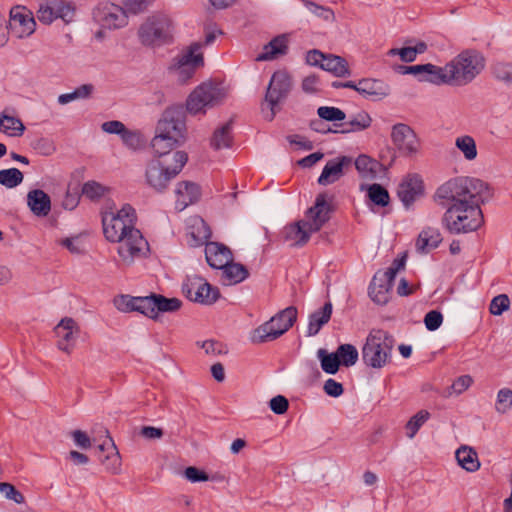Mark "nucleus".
Listing matches in <instances>:
<instances>
[{
    "label": "nucleus",
    "instance_id": "61",
    "mask_svg": "<svg viewBox=\"0 0 512 512\" xmlns=\"http://www.w3.org/2000/svg\"><path fill=\"white\" fill-rule=\"evenodd\" d=\"M104 192L105 188L95 181H89L85 183L82 188L83 195L89 199L101 197L104 194Z\"/></svg>",
    "mask_w": 512,
    "mask_h": 512
},
{
    "label": "nucleus",
    "instance_id": "31",
    "mask_svg": "<svg viewBox=\"0 0 512 512\" xmlns=\"http://www.w3.org/2000/svg\"><path fill=\"white\" fill-rule=\"evenodd\" d=\"M27 206L38 217H45L51 211V199L41 189H33L27 193Z\"/></svg>",
    "mask_w": 512,
    "mask_h": 512
},
{
    "label": "nucleus",
    "instance_id": "40",
    "mask_svg": "<svg viewBox=\"0 0 512 512\" xmlns=\"http://www.w3.org/2000/svg\"><path fill=\"white\" fill-rule=\"evenodd\" d=\"M312 232L305 227L302 220L285 228V238L292 245H304L308 242Z\"/></svg>",
    "mask_w": 512,
    "mask_h": 512
},
{
    "label": "nucleus",
    "instance_id": "38",
    "mask_svg": "<svg viewBox=\"0 0 512 512\" xmlns=\"http://www.w3.org/2000/svg\"><path fill=\"white\" fill-rule=\"evenodd\" d=\"M332 315V304L326 303L320 310L315 311L309 317V323L307 327L308 336L316 335L323 325H325L331 318Z\"/></svg>",
    "mask_w": 512,
    "mask_h": 512
},
{
    "label": "nucleus",
    "instance_id": "21",
    "mask_svg": "<svg viewBox=\"0 0 512 512\" xmlns=\"http://www.w3.org/2000/svg\"><path fill=\"white\" fill-rule=\"evenodd\" d=\"M329 212L330 206L326 194H319L315 204L307 210L302 221L310 232L315 233L329 220Z\"/></svg>",
    "mask_w": 512,
    "mask_h": 512
},
{
    "label": "nucleus",
    "instance_id": "56",
    "mask_svg": "<svg viewBox=\"0 0 512 512\" xmlns=\"http://www.w3.org/2000/svg\"><path fill=\"white\" fill-rule=\"evenodd\" d=\"M493 74L499 80L506 84L512 83V63L497 62L493 66Z\"/></svg>",
    "mask_w": 512,
    "mask_h": 512
},
{
    "label": "nucleus",
    "instance_id": "58",
    "mask_svg": "<svg viewBox=\"0 0 512 512\" xmlns=\"http://www.w3.org/2000/svg\"><path fill=\"white\" fill-rule=\"evenodd\" d=\"M317 114L321 119L326 121H342L346 117L345 113L341 109L330 106L319 107Z\"/></svg>",
    "mask_w": 512,
    "mask_h": 512
},
{
    "label": "nucleus",
    "instance_id": "26",
    "mask_svg": "<svg viewBox=\"0 0 512 512\" xmlns=\"http://www.w3.org/2000/svg\"><path fill=\"white\" fill-rule=\"evenodd\" d=\"M98 450L104 452L105 456L101 459L102 465L111 474H119L121 472L122 460L120 453L113 441L109 436L98 445Z\"/></svg>",
    "mask_w": 512,
    "mask_h": 512
},
{
    "label": "nucleus",
    "instance_id": "48",
    "mask_svg": "<svg viewBox=\"0 0 512 512\" xmlns=\"http://www.w3.org/2000/svg\"><path fill=\"white\" fill-rule=\"evenodd\" d=\"M231 141V123L228 122L215 130L211 139V145L215 149H222L229 147Z\"/></svg>",
    "mask_w": 512,
    "mask_h": 512
},
{
    "label": "nucleus",
    "instance_id": "33",
    "mask_svg": "<svg viewBox=\"0 0 512 512\" xmlns=\"http://www.w3.org/2000/svg\"><path fill=\"white\" fill-rule=\"evenodd\" d=\"M355 168L361 179L373 181L383 170V165L366 154H361L355 159Z\"/></svg>",
    "mask_w": 512,
    "mask_h": 512
},
{
    "label": "nucleus",
    "instance_id": "59",
    "mask_svg": "<svg viewBox=\"0 0 512 512\" xmlns=\"http://www.w3.org/2000/svg\"><path fill=\"white\" fill-rule=\"evenodd\" d=\"M0 493L8 500L17 504H23L25 497L18 491L14 485L7 482H0Z\"/></svg>",
    "mask_w": 512,
    "mask_h": 512
},
{
    "label": "nucleus",
    "instance_id": "64",
    "mask_svg": "<svg viewBox=\"0 0 512 512\" xmlns=\"http://www.w3.org/2000/svg\"><path fill=\"white\" fill-rule=\"evenodd\" d=\"M473 382V378L470 375H462L452 383V392L456 395H460L470 388Z\"/></svg>",
    "mask_w": 512,
    "mask_h": 512
},
{
    "label": "nucleus",
    "instance_id": "27",
    "mask_svg": "<svg viewBox=\"0 0 512 512\" xmlns=\"http://www.w3.org/2000/svg\"><path fill=\"white\" fill-rule=\"evenodd\" d=\"M207 263L214 269H220L233 260L231 250L218 242H209L205 245Z\"/></svg>",
    "mask_w": 512,
    "mask_h": 512
},
{
    "label": "nucleus",
    "instance_id": "1",
    "mask_svg": "<svg viewBox=\"0 0 512 512\" xmlns=\"http://www.w3.org/2000/svg\"><path fill=\"white\" fill-rule=\"evenodd\" d=\"M494 197L493 187L486 181L471 176H457L439 185L433 201L446 207L444 226L451 233H469L484 223L481 206Z\"/></svg>",
    "mask_w": 512,
    "mask_h": 512
},
{
    "label": "nucleus",
    "instance_id": "18",
    "mask_svg": "<svg viewBox=\"0 0 512 512\" xmlns=\"http://www.w3.org/2000/svg\"><path fill=\"white\" fill-rule=\"evenodd\" d=\"M53 331L56 337V347L61 352L70 355L74 351L80 335V326L77 321L71 317H64Z\"/></svg>",
    "mask_w": 512,
    "mask_h": 512
},
{
    "label": "nucleus",
    "instance_id": "28",
    "mask_svg": "<svg viewBox=\"0 0 512 512\" xmlns=\"http://www.w3.org/2000/svg\"><path fill=\"white\" fill-rule=\"evenodd\" d=\"M351 164V158L342 156L337 159L328 161L325 167L323 168V171L318 178V183L320 185H329L337 180H339L344 172V167Z\"/></svg>",
    "mask_w": 512,
    "mask_h": 512
},
{
    "label": "nucleus",
    "instance_id": "19",
    "mask_svg": "<svg viewBox=\"0 0 512 512\" xmlns=\"http://www.w3.org/2000/svg\"><path fill=\"white\" fill-rule=\"evenodd\" d=\"M424 194V180L420 174L415 172L406 174L397 188V195L406 208L411 207Z\"/></svg>",
    "mask_w": 512,
    "mask_h": 512
},
{
    "label": "nucleus",
    "instance_id": "41",
    "mask_svg": "<svg viewBox=\"0 0 512 512\" xmlns=\"http://www.w3.org/2000/svg\"><path fill=\"white\" fill-rule=\"evenodd\" d=\"M189 235L192 238V245H200L210 237V229L203 219L195 217L191 219Z\"/></svg>",
    "mask_w": 512,
    "mask_h": 512
},
{
    "label": "nucleus",
    "instance_id": "16",
    "mask_svg": "<svg viewBox=\"0 0 512 512\" xmlns=\"http://www.w3.org/2000/svg\"><path fill=\"white\" fill-rule=\"evenodd\" d=\"M155 131L183 143L185 140L186 125L180 107L165 109L159 119Z\"/></svg>",
    "mask_w": 512,
    "mask_h": 512
},
{
    "label": "nucleus",
    "instance_id": "51",
    "mask_svg": "<svg viewBox=\"0 0 512 512\" xmlns=\"http://www.w3.org/2000/svg\"><path fill=\"white\" fill-rule=\"evenodd\" d=\"M123 144L132 151H138L144 148L145 139L142 134L136 130L126 129L121 135Z\"/></svg>",
    "mask_w": 512,
    "mask_h": 512
},
{
    "label": "nucleus",
    "instance_id": "7",
    "mask_svg": "<svg viewBox=\"0 0 512 512\" xmlns=\"http://www.w3.org/2000/svg\"><path fill=\"white\" fill-rule=\"evenodd\" d=\"M203 65L204 56L202 44L195 42L186 49H183L182 52L173 59L168 70L177 82L186 84Z\"/></svg>",
    "mask_w": 512,
    "mask_h": 512
},
{
    "label": "nucleus",
    "instance_id": "34",
    "mask_svg": "<svg viewBox=\"0 0 512 512\" xmlns=\"http://www.w3.org/2000/svg\"><path fill=\"white\" fill-rule=\"evenodd\" d=\"M288 42L287 35L275 37L263 47L262 52L257 55L256 61H271L285 55L288 50Z\"/></svg>",
    "mask_w": 512,
    "mask_h": 512
},
{
    "label": "nucleus",
    "instance_id": "45",
    "mask_svg": "<svg viewBox=\"0 0 512 512\" xmlns=\"http://www.w3.org/2000/svg\"><path fill=\"white\" fill-rule=\"evenodd\" d=\"M431 414L427 410H420L413 415L406 423V436L413 439L420 428L430 419Z\"/></svg>",
    "mask_w": 512,
    "mask_h": 512
},
{
    "label": "nucleus",
    "instance_id": "17",
    "mask_svg": "<svg viewBox=\"0 0 512 512\" xmlns=\"http://www.w3.org/2000/svg\"><path fill=\"white\" fill-rule=\"evenodd\" d=\"M404 74H412L420 82H427L434 85H451L447 63L444 66H437L431 63L405 66Z\"/></svg>",
    "mask_w": 512,
    "mask_h": 512
},
{
    "label": "nucleus",
    "instance_id": "44",
    "mask_svg": "<svg viewBox=\"0 0 512 512\" xmlns=\"http://www.w3.org/2000/svg\"><path fill=\"white\" fill-rule=\"evenodd\" d=\"M427 45L419 42L414 47L392 48L387 52L388 56H399L403 62H413L418 54L426 51Z\"/></svg>",
    "mask_w": 512,
    "mask_h": 512
},
{
    "label": "nucleus",
    "instance_id": "9",
    "mask_svg": "<svg viewBox=\"0 0 512 512\" xmlns=\"http://www.w3.org/2000/svg\"><path fill=\"white\" fill-rule=\"evenodd\" d=\"M296 319L297 309L293 306L287 307L254 329L251 341L256 344L273 341L286 333L294 325Z\"/></svg>",
    "mask_w": 512,
    "mask_h": 512
},
{
    "label": "nucleus",
    "instance_id": "50",
    "mask_svg": "<svg viewBox=\"0 0 512 512\" xmlns=\"http://www.w3.org/2000/svg\"><path fill=\"white\" fill-rule=\"evenodd\" d=\"M24 175L17 168L0 170V185L7 189H13L23 182Z\"/></svg>",
    "mask_w": 512,
    "mask_h": 512
},
{
    "label": "nucleus",
    "instance_id": "12",
    "mask_svg": "<svg viewBox=\"0 0 512 512\" xmlns=\"http://www.w3.org/2000/svg\"><path fill=\"white\" fill-rule=\"evenodd\" d=\"M405 262V255L397 257L385 271L376 272L369 287V296L374 303L378 305L388 303L392 283L397 273L404 269Z\"/></svg>",
    "mask_w": 512,
    "mask_h": 512
},
{
    "label": "nucleus",
    "instance_id": "55",
    "mask_svg": "<svg viewBox=\"0 0 512 512\" xmlns=\"http://www.w3.org/2000/svg\"><path fill=\"white\" fill-rule=\"evenodd\" d=\"M511 302L506 294L495 296L489 305V312L494 316H500L510 309Z\"/></svg>",
    "mask_w": 512,
    "mask_h": 512
},
{
    "label": "nucleus",
    "instance_id": "10",
    "mask_svg": "<svg viewBox=\"0 0 512 512\" xmlns=\"http://www.w3.org/2000/svg\"><path fill=\"white\" fill-rule=\"evenodd\" d=\"M174 32L172 19L158 13L148 17L140 26L138 36L146 46H160L171 41Z\"/></svg>",
    "mask_w": 512,
    "mask_h": 512
},
{
    "label": "nucleus",
    "instance_id": "23",
    "mask_svg": "<svg viewBox=\"0 0 512 512\" xmlns=\"http://www.w3.org/2000/svg\"><path fill=\"white\" fill-rule=\"evenodd\" d=\"M147 317L158 320L161 313H173L178 311L182 302L176 297L167 298L160 294L147 296Z\"/></svg>",
    "mask_w": 512,
    "mask_h": 512
},
{
    "label": "nucleus",
    "instance_id": "52",
    "mask_svg": "<svg viewBox=\"0 0 512 512\" xmlns=\"http://www.w3.org/2000/svg\"><path fill=\"white\" fill-rule=\"evenodd\" d=\"M371 124V116L365 111H360L356 113L347 123V125H349L350 128L345 129L343 132L349 133L363 131L369 128Z\"/></svg>",
    "mask_w": 512,
    "mask_h": 512
},
{
    "label": "nucleus",
    "instance_id": "63",
    "mask_svg": "<svg viewBox=\"0 0 512 512\" xmlns=\"http://www.w3.org/2000/svg\"><path fill=\"white\" fill-rule=\"evenodd\" d=\"M74 444L80 449L87 450L92 446V440L89 435L82 430H74L71 432Z\"/></svg>",
    "mask_w": 512,
    "mask_h": 512
},
{
    "label": "nucleus",
    "instance_id": "39",
    "mask_svg": "<svg viewBox=\"0 0 512 512\" xmlns=\"http://www.w3.org/2000/svg\"><path fill=\"white\" fill-rule=\"evenodd\" d=\"M454 145L466 161L472 162L478 157L477 144L471 135L462 134L457 136Z\"/></svg>",
    "mask_w": 512,
    "mask_h": 512
},
{
    "label": "nucleus",
    "instance_id": "54",
    "mask_svg": "<svg viewBox=\"0 0 512 512\" xmlns=\"http://www.w3.org/2000/svg\"><path fill=\"white\" fill-rule=\"evenodd\" d=\"M59 244L66 248L72 254H82L85 252V239L82 235L66 237L59 241Z\"/></svg>",
    "mask_w": 512,
    "mask_h": 512
},
{
    "label": "nucleus",
    "instance_id": "43",
    "mask_svg": "<svg viewBox=\"0 0 512 512\" xmlns=\"http://www.w3.org/2000/svg\"><path fill=\"white\" fill-rule=\"evenodd\" d=\"M305 8L316 18L321 19L327 23H334L336 15L332 8L318 4L312 0H300Z\"/></svg>",
    "mask_w": 512,
    "mask_h": 512
},
{
    "label": "nucleus",
    "instance_id": "46",
    "mask_svg": "<svg viewBox=\"0 0 512 512\" xmlns=\"http://www.w3.org/2000/svg\"><path fill=\"white\" fill-rule=\"evenodd\" d=\"M317 357L320 360L321 368L328 374H335L339 370L340 360L337 353H328L325 349L317 351Z\"/></svg>",
    "mask_w": 512,
    "mask_h": 512
},
{
    "label": "nucleus",
    "instance_id": "35",
    "mask_svg": "<svg viewBox=\"0 0 512 512\" xmlns=\"http://www.w3.org/2000/svg\"><path fill=\"white\" fill-rule=\"evenodd\" d=\"M147 296L133 297L130 295H119L113 300L115 308L124 313L137 311L147 317Z\"/></svg>",
    "mask_w": 512,
    "mask_h": 512
},
{
    "label": "nucleus",
    "instance_id": "42",
    "mask_svg": "<svg viewBox=\"0 0 512 512\" xmlns=\"http://www.w3.org/2000/svg\"><path fill=\"white\" fill-rule=\"evenodd\" d=\"M335 75L336 77H343L349 75V68L346 60L340 56L328 54L322 64V68Z\"/></svg>",
    "mask_w": 512,
    "mask_h": 512
},
{
    "label": "nucleus",
    "instance_id": "2",
    "mask_svg": "<svg viewBox=\"0 0 512 512\" xmlns=\"http://www.w3.org/2000/svg\"><path fill=\"white\" fill-rule=\"evenodd\" d=\"M187 161L188 155L185 151H176L174 155L164 158L150 159L145 166V184L156 192H164Z\"/></svg>",
    "mask_w": 512,
    "mask_h": 512
},
{
    "label": "nucleus",
    "instance_id": "13",
    "mask_svg": "<svg viewBox=\"0 0 512 512\" xmlns=\"http://www.w3.org/2000/svg\"><path fill=\"white\" fill-rule=\"evenodd\" d=\"M118 243L117 253L124 265H131L138 258L146 255L148 242L144 239L138 229H132L125 236H122Z\"/></svg>",
    "mask_w": 512,
    "mask_h": 512
},
{
    "label": "nucleus",
    "instance_id": "5",
    "mask_svg": "<svg viewBox=\"0 0 512 512\" xmlns=\"http://www.w3.org/2000/svg\"><path fill=\"white\" fill-rule=\"evenodd\" d=\"M136 212L129 204L121 208H110L102 214L103 233L109 242H116L130 230L135 229Z\"/></svg>",
    "mask_w": 512,
    "mask_h": 512
},
{
    "label": "nucleus",
    "instance_id": "57",
    "mask_svg": "<svg viewBox=\"0 0 512 512\" xmlns=\"http://www.w3.org/2000/svg\"><path fill=\"white\" fill-rule=\"evenodd\" d=\"M197 345L209 356H218L227 353L226 345L216 340H205L198 342Z\"/></svg>",
    "mask_w": 512,
    "mask_h": 512
},
{
    "label": "nucleus",
    "instance_id": "53",
    "mask_svg": "<svg viewBox=\"0 0 512 512\" xmlns=\"http://www.w3.org/2000/svg\"><path fill=\"white\" fill-rule=\"evenodd\" d=\"M340 364L349 367L353 366L359 357L358 351L352 344H342L336 351Z\"/></svg>",
    "mask_w": 512,
    "mask_h": 512
},
{
    "label": "nucleus",
    "instance_id": "37",
    "mask_svg": "<svg viewBox=\"0 0 512 512\" xmlns=\"http://www.w3.org/2000/svg\"><path fill=\"white\" fill-rule=\"evenodd\" d=\"M457 464L467 472H476L481 463L477 452L470 446L462 445L455 452Z\"/></svg>",
    "mask_w": 512,
    "mask_h": 512
},
{
    "label": "nucleus",
    "instance_id": "14",
    "mask_svg": "<svg viewBox=\"0 0 512 512\" xmlns=\"http://www.w3.org/2000/svg\"><path fill=\"white\" fill-rule=\"evenodd\" d=\"M6 28L8 34L15 39L30 37L36 30V21L33 13L25 6H14L9 12Z\"/></svg>",
    "mask_w": 512,
    "mask_h": 512
},
{
    "label": "nucleus",
    "instance_id": "60",
    "mask_svg": "<svg viewBox=\"0 0 512 512\" xmlns=\"http://www.w3.org/2000/svg\"><path fill=\"white\" fill-rule=\"evenodd\" d=\"M183 475L185 479L191 483L207 482L210 480L209 475L204 470L195 466L187 467L184 470Z\"/></svg>",
    "mask_w": 512,
    "mask_h": 512
},
{
    "label": "nucleus",
    "instance_id": "32",
    "mask_svg": "<svg viewBox=\"0 0 512 512\" xmlns=\"http://www.w3.org/2000/svg\"><path fill=\"white\" fill-rule=\"evenodd\" d=\"M181 144L182 143L178 142L177 140L155 131L154 137L150 142V147L154 155L153 158H164L167 156H172L177 151L174 149Z\"/></svg>",
    "mask_w": 512,
    "mask_h": 512
},
{
    "label": "nucleus",
    "instance_id": "24",
    "mask_svg": "<svg viewBox=\"0 0 512 512\" xmlns=\"http://www.w3.org/2000/svg\"><path fill=\"white\" fill-rule=\"evenodd\" d=\"M26 128L23 121L11 107L0 112V133L10 138H20Z\"/></svg>",
    "mask_w": 512,
    "mask_h": 512
},
{
    "label": "nucleus",
    "instance_id": "3",
    "mask_svg": "<svg viewBox=\"0 0 512 512\" xmlns=\"http://www.w3.org/2000/svg\"><path fill=\"white\" fill-rule=\"evenodd\" d=\"M451 85L465 86L474 81L485 69L486 59L476 49H465L447 62Z\"/></svg>",
    "mask_w": 512,
    "mask_h": 512
},
{
    "label": "nucleus",
    "instance_id": "25",
    "mask_svg": "<svg viewBox=\"0 0 512 512\" xmlns=\"http://www.w3.org/2000/svg\"><path fill=\"white\" fill-rule=\"evenodd\" d=\"M175 196V206L178 210L181 211L200 199L201 188L194 182L181 181L176 185Z\"/></svg>",
    "mask_w": 512,
    "mask_h": 512
},
{
    "label": "nucleus",
    "instance_id": "15",
    "mask_svg": "<svg viewBox=\"0 0 512 512\" xmlns=\"http://www.w3.org/2000/svg\"><path fill=\"white\" fill-rule=\"evenodd\" d=\"M182 289L189 300L203 305L215 303L220 296L218 288L197 275L187 276Z\"/></svg>",
    "mask_w": 512,
    "mask_h": 512
},
{
    "label": "nucleus",
    "instance_id": "62",
    "mask_svg": "<svg viewBox=\"0 0 512 512\" xmlns=\"http://www.w3.org/2000/svg\"><path fill=\"white\" fill-rule=\"evenodd\" d=\"M443 322V316L439 311L432 310L424 317V324L430 331L437 330Z\"/></svg>",
    "mask_w": 512,
    "mask_h": 512
},
{
    "label": "nucleus",
    "instance_id": "49",
    "mask_svg": "<svg viewBox=\"0 0 512 512\" xmlns=\"http://www.w3.org/2000/svg\"><path fill=\"white\" fill-rule=\"evenodd\" d=\"M361 189H366L369 199L378 206H387L390 201L388 191L380 184H371L367 187L362 186Z\"/></svg>",
    "mask_w": 512,
    "mask_h": 512
},
{
    "label": "nucleus",
    "instance_id": "11",
    "mask_svg": "<svg viewBox=\"0 0 512 512\" xmlns=\"http://www.w3.org/2000/svg\"><path fill=\"white\" fill-rule=\"evenodd\" d=\"M390 139L394 152L399 157L416 159L422 152V141L408 124H394L391 127Z\"/></svg>",
    "mask_w": 512,
    "mask_h": 512
},
{
    "label": "nucleus",
    "instance_id": "47",
    "mask_svg": "<svg viewBox=\"0 0 512 512\" xmlns=\"http://www.w3.org/2000/svg\"><path fill=\"white\" fill-rule=\"evenodd\" d=\"M495 412L504 415L512 409V389L503 387L497 391L494 405Z\"/></svg>",
    "mask_w": 512,
    "mask_h": 512
},
{
    "label": "nucleus",
    "instance_id": "20",
    "mask_svg": "<svg viewBox=\"0 0 512 512\" xmlns=\"http://www.w3.org/2000/svg\"><path fill=\"white\" fill-rule=\"evenodd\" d=\"M73 14V6L66 0H47L40 4L37 11L39 21L44 24H50L58 18L69 22Z\"/></svg>",
    "mask_w": 512,
    "mask_h": 512
},
{
    "label": "nucleus",
    "instance_id": "22",
    "mask_svg": "<svg viewBox=\"0 0 512 512\" xmlns=\"http://www.w3.org/2000/svg\"><path fill=\"white\" fill-rule=\"evenodd\" d=\"M96 17L104 27L109 29H117L127 23L125 11L120 6L109 2L99 4Z\"/></svg>",
    "mask_w": 512,
    "mask_h": 512
},
{
    "label": "nucleus",
    "instance_id": "6",
    "mask_svg": "<svg viewBox=\"0 0 512 512\" xmlns=\"http://www.w3.org/2000/svg\"><path fill=\"white\" fill-rule=\"evenodd\" d=\"M293 86L290 74L285 70L273 73L261 106L263 118L272 121L279 109V104L286 99Z\"/></svg>",
    "mask_w": 512,
    "mask_h": 512
},
{
    "label": "nucleus",
    "instance_id": "8",
    "mask_svg": "<svg viewBox=\"0 0 512 512\" xmlns=\"http://www.w3.org/2000/svg\"><path fill=\"white\" fill-rule=\"evenodd\" d=\"M227 97V90L217 84L202 83L189 94L186 100V109L191 115L205 114L211 109L221 104Z\"/></svg>",
    "mask_w": 512,
    "mask_h": 512
},
{
    "label": "nucleus",
    "instance_id": "36",
    "mask_svg": "<svg viewBox=\"0 0 512 512\" xmlns=\"http://www.w3.org/2000/svg\"><path fill=\"white\" fill-rule=\"evenodd\" d=\"M219 270H221L220 282L225 286L241 283L249 275L245 266L240 263H236L233 260Z\"/></svg>",
    "mask_w": 512,
    "mask_h": 512
},
{
    "label": "nucleus",
    "instance_id": "30",
    "mask_svg": "<svg viewBox=\"0 0 512 512\" xmlns=\"http://www.w3.org/2000/svg\"><path fill=\"white\" fill-rule=\"evenodd\" d=\"M357 92L373 100H381L390 94V87L381 80L362 79L357 82Z\"/></svg>",
    "mask_w": 512,
    "mask_h": 512
},
{
    "label": "nucleus",
    "instance_id": "4",
    "mask_svg": "<svg viewBox=\"0 0 512 512\" xmlns=\"http://www.w3.org/2000/svg\"><path fill=\"white\" fill-rule=\"evenodd\" d=\"M394 340L381 329H373L366 338L362 348L363 362L374 369H381L391 361Z\"/></svg>",
    "mask_w": 512,
    "mask_h": 512
},
{
    "label": "nucleus",
    "instance_id": "29",
    "mask_svg": "<svg viewBox=\"0 0 512 512\" xmlns=\"http://www.w3.org/2000/svg\"><path fill=\"white\" fill-rule=\"evenodd\" d=\"M441 242L442 235L438 228L425 227L415 241V248L418 253L427 254L436 249Z\"/></svg>",
    "mask_w": 512,
    "mask_h": 512
}]
</instances>
